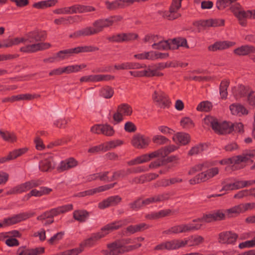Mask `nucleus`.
<instances>
[{
	"mask_svg": "<svg viewBox=\"0 0 255 255\" xmlns=\"http://www.w3.org/2000/svg\"><path fill=\"white\" fill-rule=\"evenodd\" d=\"M46 36L44 31H33L29 32L24 37L11 38L12 44L13 46L23 43L25 46L20 48L21 52L34 53L48 49L51 47L49 43L40 42L45 39Z\"/></svg>",
	"mask_w": 255,
	"mask_h": 255,
	"instance_id": "1",
	"label": "nucleus"
},
{
	"mask_svg": "<svg viewBox=\"0 0 255 255\" xmlns=\"http://www.w3.org/2000/svg\"><path fill=\"white\" fill-rule=\"evenodd\" d=\"M215 221L213 214L211 213L203 215L201 218L194 219L192 222L188 224H181L173 226L163 232V234L167 235L179 234L189 233L201 229L202 222L210 223Z\"/></svg>",
	"mask_w": 255,
	"mask_h": 255,
	"instance_id": "2",
	"label": "nucleus"
},
{
	"mask_svg": "<svg viewBox=\"0 0 255 255\" xmlns=\"http://www.w3.org/2000/svg\"><path fill=\"white\" fill-rule=\"evenodd\" d=\"M133 239L125 238L118 240L107 245L108 250L104 251L105 255H119L126 252L135 250L141 246L140 243L127 246V245L135 243Z\"/></svg>",
	"mask_w": 255,
	"mask_h": 255,
	"instance_id": "3",
	"label": "nucleus"
},
{
	"mask_svg": "<svg viewBox=\"0 0 255 255\" xmlns=\"http://www.w3.org/2000/svg\"><path fill=\"white\" fill-rule=\"evenodd\" d=\"M93 27H86L75 31L69 35V37L77 39L80 37L95 35L103 31L104 28L111 26L108 18L96 20L93 23Z\"/></svg>",
	"mask_w": 255,
	"mask_h": 255,
	"instance_id": "4",
	"label": "nucleus"
},
{
	"mask_svg": "<svg viewBox=\"0 0 255 255\" xmlns=\"http://www.w3.org/2000/svg\"><path fill=\"white\" fill-rule=\"evenodd\" d=\"M143 68H146L143 70V77H160L163 75V73L159 72L156 69H151L149 67L146 68L145 64H141L136 62H126L114 65V68L117 70L138 69Z\"/></svg>",
	"mask_w": 255,
	"mask_h": 255,
	"instance_id": "5",
	"label": "nucleus"
},
{
	"mask_svg": "<svg viewBox=\"0 0 255 255\" xmlns=\"http://www.w3.org/2000/svg\"><path fill=\"white\" fill-rule=\"evenodd\" d=\"M34 215V213L22 212L14 215L11 217L5 218L0 223V228L6 227L17 224L33 217Z\"/></svg>",
	"mask_w": 255,
	"mask_h": 255,
	"instance_id": "6",
	"label": "nucleus"
},
{
	"mask_svg": "<svg viewBox=\"0 0 255 255\" xmlns=\"http://www.w3.org/2000/svg\"><path fill=\"white\" fill-rule=\"evenodd\" d=\"M102 238V236L98 234L97 233L91 234L90 237L84 240L80 243L78 248L73 249L75 255H79L83 252L84 249L86 248H91L96 246L98 241Z\"/></svg>",
	"mask_w": 255,
	"mask_h": 255,
	"instance_id": "7",
	"label": "nucleus"
},
{
	"mask_svg": "<svg viewBox=\"0 0 255 255\" xmlns=\"http://www.w3.org/2000/svg\"><path fill=\"white\" fill-rule=\"evenodd\" d=\"M40 184L41 182L39 180H32L27 181L11 188L6 192V195L17 194L25 192L34 187L38 186Z\"/></svg>",
	"mask_w": 255,
	"mask_h": 255,
	"instance_id": "8",
	"label": "nucleus"
},
{
	"mask_svg": "<svg viewBox=\"0 0 255 255\" xmlns=\"http://www.w3.org/2000/svg\"><path fill=\"white\" fill-rule=\"evenodd\" d=\"M73 209V205L71 204L59 206L53 208L49 211L45 212L41 215L37 217L38 220H43L47 218H52L61 214L65 213Z\"/></svg>",
	"mask_w": 255,
	"mask_h": 255,
	"instance_id": "9",
	"label": "nucleus"
},
{
	"mask_svg": "<svg viewBox=\"0 0 255 255\" xmlns=\"http://www.w3.org/2000/svg\"><path fill=\"white\" fill-rule=\"evenodd\" d=\"M132 113V109L129 105L121 104L118 106L117 112L113 115V119L116 124H118L124 120V116H130Z\"/></svg>",
	"mask_w": 255,
	"mask_h": 255,
	"instance_id": "10",
	"label": "nucleus"
},
{
	"mask_svg": "<svg viewBox=\"0 0 255 255\" xmlns=\"http://www.w3.org/2000/svg\"><path fill=\"white\" fill-rule=\"evenodd\" d=\"M138 37V35L134 33H119L109 36L107 39L111 42L123 43L133 41Z\"/></svg>",
	"mask_w": 255,
	"mask_h": 255,
	"instance_id": "11",
	"label": "nucleus"
},
{
	"mask_svg": "<svg viewBox=\"0 0 255 255\" xmlns=\"http://www.w3.org/2000/svg\"><path fill=\"white\" fill-rule=\"evenodd\" d=\"M204 241V238L197 235L190 236L183 240L177 239L178 249L184 248L186 246L192 247L198 246L203 243Z\"/></svg>",
	"mask_w": 255,
	"mask_h": 255,
	"instance_id": "12",
	"label": "nucleus"
},
{
	"mask_svg": "<svg viewBox=\"0 0 255 255\" xmlns=\"http://www.w3.org/2000/svg\"><path fill=\"white\" fill-rule=\"evenodd\" d=\"M86 65L82 64L81 65H69L64 67H60L51 70L49 73V75L50 76L55 75H60L63 73L70 74L74 72H78L81 69L85 68Z\"/></svg>",
	"mask_w": 255,
	"mask_h": 255,
	"instance_id": "13",
	"label": "nucleus"
},
{
	"mask_svg": "<svg viewBox=\"0 0 255 255\" xmlns=\"http://www.w3.org/2000/svg\"><path fill=\"white\" fill-rule=\"evenodd\" d=\"M183 0H172L169 11H165L164 16L169 20H174L181 16L178 12L181 6V1Z\"/></svg>",
	"mask_w": 255,
	"mask_h": 255,
	"instance_id": "14",
	"label": "nucleus"
},
{
	"mask_svg": "<svg viewBox=\"0 0 255 255\" xmlns=\"http://www.w3.org/2000/svg\"><path fill=\"white\" fill-rule=\"evenodd\" d=\"M150 142V138L139 133L134 134L131 140L132 145L137 149H143L147 147Z\"/></svg>",
	"mask_w": 255,
	"mask_h": 255,
	"instance_id": "15",
	"label": "nucleus"
},
{
	"mask_svg": "<svg viewBox=\"0 0 255 255\" xmlns=\"http://www.w3.org/2000/svg\"><path fill=\"white\" fill-rule=\"evenodd\" d=\"M152 99L161 108H168L171 103L167 96L161 91H155L152 95Z\"/></svg>",
	"mask_w": 255,
	"mask_h": 255,
	"instance_id": "16",
	"label": "nucleus"
},
{
	"mask_svg": "<svg viewBox=\"0 0 255 255\" xmlns=\"http://www.w3.org/2000/svg\"><path fill=\"white\" fill-rule=\"evenodd\" d=\"M238 235L231 231H225L219 234L218 241L223 244H235Z\"/></svg>",
	"mask_w": 255,
	"mask_h": 255,
	"instance_id": "17",
	"label": "nucleus"
},
{
	"mask_svg": "<svg viewBox=\"0 0 255 255\" xmlns=\"http://www.w3.org/2000/svg\"><path fill=\"white\" fill-rule=\"evenodd\" d=\"M55 166L53 157L50 154L46 155L39 163V168L42 172H48L53 170Z\"/></svg>",
	"mask_w": 255,
	"mask_h": 255,
	"instance_id": "18",
	"label": "nucleus"
},
{
	"mask_svg": "<svg viewBox=\"0 0 255 255\" xmlns=\"http://www.w3.org/2000/svg\"><path fill=\"white\" fill-rule=\"evenodd\" d=\"M116 184V183H114L113 184L105 185L103 186H100L98 188H96L94 189H89L86 191H82L77 193L75 196L78 197H83L87 196H90L94 195V194L102 191H104L107 190H109L114 187L115 185Z\"/></svg>",
	"mask_w": 255,
	"mask_h": 255,
	"instance_id": "19",
	"label": "nucleus"
},
{
	"mask_svg": "<svg viewBox=\"0 0 255 255\" xmlns=\"http://www.w3.org/2000/svg\"><path fill=\"white\" fill-rule=\"evenodd\" d=\"M44 252L43 247L28 249L25 246L20 247L17 251V255H39Z\"/></svg>",
	"mask_w": 255,
	"mask_h": 255,
	"instance_id": "20",
	"label": "nucleus"
},
{
	"mask_svg": "<svg viewBox=\"0 0 255 255\" xmlns=\"http://www.w3.org/2000/svg\"><path fill=\"white\" fill-rule=\"evenodd\" d=\"M121 201L122 198L118 195L111 196L100 202L98 204V207L101 209H104L110 206H116Z\"/></svg>",
	"mask_w": 255,
	"mask_h": 255,
	"instance_id": "21",
	"label": "nucleus"
},
{
	"mask_svg": "<svg viewBox=\"0 0 255 255\" xmlns=\"http://www.w3.org/2000/svg\"><path fill=\"white\" fill-rule=\"evenodd\" d=\"M169 198V194L165 193L161 194L156 195L152 197H150L144 200L141 199L142 207L149 205L152 203L162 202L163 201L168 200Z\"/></svg>",
	"mask_w": 255,
	"mask_h": 255,
	"instance_id": "22",
	"label": "nucleus"
},
{
	"mask_svg": "<svg viewBox=\"0 0 255 255\" xmlns=\"http://www.w3.org/2000/svg\"><path fill=\"white\" fill-rule=\"evenodd\" d=\"M77 165L78 161L74 158L70 157L62 161L57 167V169L59 172H61L74 168Z\"/></svg>",
	"mask_w": 255,
	"mask_h": 255,
	"instance_id": "23",
	"label": "nucleus"
},
{
	"mask_svg": "<svg viewBox=\"0 0 255 255\" xmlns=\"http://www.w3.org/2000/svg\"><path fill=\"white\" fill-rule=\"evenodd\" d=\"M178 249L177 239H174L170 241L162 242L154 247L156 251L175 250Z\"/></svg>",
	"mask_w": 255,
	"mask_h": 255,
	"instance_id": "24",
	"label": "nucleus"
},
{
	"mask_svg": "<svg viewBox=\"0 0 255 255\" xmlns=\"http://www.w3.org/2000/svg\"><path fill=\"white\" fill-rule=\"evenodd\" d=\"M234 53L238 56H246L251 53H255V47L250 45H242L235 49Z\"/></svg>",
	"mask_w": 255,
	"mask_h": 255,
	"instance_id": "25",
	"label": "nucleus"
},
{
	"mask_svg": "<svg viewBox=\"0 0 255 255\" xmlns=\"http://www.w3.org/2000/svg\"><path fill=\"white\" fill-rule=\"evenodd\" d=\"M235 43L231 41H224L216 42L213 44L208 47V49L210 51H215L217 50H224L233 46Z\"/></svg>",
	"mask_w": 255,
	"mask_h": 255,
	"instance_id": "26",
	"label": "nucleus"
},
{
	"mask_svg": "<svg viewBox=\"0 0 255 255\" xmlns=\"http://www.w3.org/2000/svg\"><path fill=\"white\" fill-rule=\"evenodd\" d=\"M217 129L214 130L221 134L230 133L233 131V128L231 127V123L224 122L222 123H219L217 122Z\"/></svg>",
	"mask_w": 255,
	"mask_h": 255,
	"instance_id": "27",
	"label": "nucleus"
},
{
	"mask_svg": "<svg viewBox=\"0 0 255 255\" xmlns=\"http://www.w3.org/2000/svg\"><path fill=\"white\" fill-rule=\"evenodd\" d=\"M225 21L223 19H210L200 21L199 25L203 27L223 26Z\"/></svg>",
	"mask_w": 255,
	"mask_h": 255,
	"instance_id": "28",
	"label": "nucleus"
},
{
	"mask_svg": "<svg viewBox=\"0 0 255 255\" xmlns=\"http://www.w3.org/2000/svg\"><path fill=\"white\" fill-rule=\"evenodd\" d=\"M177 147L174 145H169L162 147L155 151L157 157H165L170 153L175 151Z\"/></svg>",
	"mask_w": 255,
	"mask_h": 255,
	"instance_id": "29",
	"label": "nucleus"
},
{
	"mask_svg": "<svg viewBox=\"0 0 255 255\" xmlns=\"http://www.w3.org/2000/svg\"><path fill=\"white\" fill-rule=\"evenodd\" d=\"M149 226L145 223H142L135 225H130L126 228V232L129 234H133L136 232H142L148 229Z\"/></svg>",
	"mask_w": 255,
	"mask_h": 255,
	"instance_id": "30",
	"label": "nucleus"
},
{
	"mask_svg": "<svg viewBox=\"0 0 255 255\" xmlns=\"http://www.w3.org/2000/svg\"><path fill=\"white\" fill-rule=\"evenodd\" d=\"M74 48L61 50L56 54V58H57V61L68 59L76 54Z\"/></svg>",
	"mask_w": 255,
	"mask_h": 255,
	"instance_id": "31",
	"label": "nucleus"
},
{
	"mask_svg": "<svg viewBox=\"0 0 255 255\" xmlns=\"http://www.w3.org/2000/svg\"><path fill=\"white\" fill-rule=\"evenodd\" d=\"M132 221L130 219H124L118 221L110 223L108 224L112 232L117 230L123 226L132 223Z\"/></svg>",
	"mask_w": 255,
	"mask_h": 255,
	"instance_id": "32",
	"label": "nucleus"
},
{
	"mask_svg": "<svg viewBox=\"0 0 255 255\" xmlns=\"http://www.w3.org/2000/svg\"><path fill=\"white\" fill-rule=\"evenodd\" d=\"M230 110L232 114L242 116L247 115L248 110L242 105L238 104H233L230 106Z\"/></svg>",
	"mask_w": 255,
	"mask_h": 255,
	"instance_id": "33",
	"label": "nucleus"
},
{
	"mask_svg": "<svg viewBox=\"0 0 255 255\" xmlns=\"http://www.w3.org/2000/svg\"><path fill=\"white\" fill-rule=\"evenodd\" d=\"M74 219L80 222H84L89 217V213L84 210H77L73 212Z\"/></svg>",
	"mask_w": 255,
	"mask_h": 255,
	"instance_id": "34",
	"label": "nucleus"
},
{
	"mask_svg": "<svg viewBox=\"0 0 255 255\" xmlns=\"http://www.w3.org/2000/svg\"><path fill=\"white\" fill-rule=\"evenodd\" d=\"M190 139L189 134L183 132H178L173 137V140L175 142H178L182 145L187 144L189 142Z\"/></svg>",
	"mask_w": 255,
	"mask_h": 255,
	"instance_id": "35",
	"label": "nucleus"
},
{
	"mask_svg": "<svg viewBox=\"0 0 255 255\" xmlns=\"http://www.w3.org/2000/svg\"><path fill=\"white\" fill-rule=\"evenodd\" d=\"M248 196H253L255 198V187L241 190L234 195V198L240 199Z\"/></svg>",
	"mask_w": 255,
	"mask_h": 255,
	"instance_id": "36",
	"label": "nucleus"
},
{
	"mask_svg": "<svg viewBox=\"0 0 255 255\" xmlns=\"http://www.w3.org/2000/svg\"><path fill=\"white\" fill-rule=\"evenodd\" d=\"M171 212V211L169 209L160 210L157 212L152 213L150 214H148L146 216V218L154 220L159 219L165 216H169Z\"/></svg>",
	"mask_w": 255,
	"mask_h": 255,
	"instance_id": "37",
	"label": "nucleus"
},
{
	"mask_svg": "<svg viewBox=\"0 0 255 255\" xmlns=\"http://www.w3.org/2000/svg\"><path fill=\"white\" fill-rule=\"evenodd\" d=\"M227 218H230L243 213L241 204L225 210Z\"/></svg>",
	"mask_w": 255,
	"mask_h": 255,
	"instance_id": "38",
	"label": "nucleus"
},
{
	"mask_svg": "<svg viewBox=\"0 0 255 255\" xmlns=\"http://www.w3.org/2000/svg\"><path fill=\"white\" fill-rule=\"evenodd\" d=\"M114 94V91L112 87L106 86L102 87L99 91L100 96L105 99L112 98Z\"/></svg>",
	"mask_w": 255,
	"mask_h": 255,
	"instance_id": "39",
	"label": "nucleus"
},
{
	"mask_svg": "<svg viewBox=\"0 0 255 255\" xmlns=\"http://www.w3.org/2000/svg\"><path fill=\"white\" fill-rule=\"evenodd\" d=\"M232 91L235 97L237 99L245 96L247 94V88L242 85H240L237 87H235L233 89Z\"/></svg>",
	"mask_w": 255,
	"mask_h": 255,
	"instance_id": "40",
	"label": "nucleus"
},
{
	"mask_svg": "<svg viewBox=\"0 0 255 255\" xmlns=\"http://www.w3.org/2000/svg\"><path fill=\"white\" fill-rule=\"evenodd\" d=\"M75 53L78 54L83 52H92L98 51L99 48L93 45L78 46L74 48Z\"/></svg>",
	"mask_w": 255,
	"mask_h": 255,
	"instance_id": "41",
	"label": "nucleus"
},
{
	"mask_svg": "<svg viewBox=\"0 0 255 255\" xmlns=\"http://www.w3.org/2000/svg\"><path fill=\"white\" fill-rule=\"evenodd\" d=\"M152 48L154 49H157L159 50L174 48V47H171V45L168 43V41H160L157 43L154 42L152 45Z\"/></svg>",
	"mask_w": 255,
	"mask_h": 255,
	"instance_id": "42",
	"label": "nucleus"
},
{
	"mask_svg": "<svg viewBox=\"0 0 255 255\" xmlns=\"http://www.w3.org/2000/svg\"><path fill=\"white\" fill-rule=\"evenodd\" d=\"M157 157L155 151L149 154H143L136 158L138 164L149 161L151 159Z\"/></svg>",
	"mask_w": 255,
	"mask_h": 255,
	"instance_id": "43",
	"label": "nucleus"
},
{
	"mask_svg": "<svg viewBox=\"0 0 255 255\" xmlns=\"http://www.w3.org/2000/svg\"><path fill=\"white\" fill-rule=\"evenodd\" d=\"M207 180L208 178L207 177L205 171H204L198 174L194 177L191 179L189 180V183L191 185H194L200 183L201 182H205Z\"/></svg>",
	"mask_w": 255,
	"mask_h": 255,
	"instance_id": "44",
	"label": "nucleus"
},
{
	"mask_svg": "<svg viewBox=\"0 0 255 255\" xmlns=\"http://www.w3.org/2000/svg\"><path fill=\"white\" fill-rule=\"evenodd\" d=\"M217 119L211 116H207L204 119L203 126L206 127H211L213 130L217 129Z\"/></svg>",
	"mask_w": 255,
	"mask_h": 255,
	"instance_id": "45",
	"label": "nucleus"
},
{
	"mask_svg": "<svg viewBox=\"0 0 255 255\" xmlns=\"http://www.w3.org/2000/svg\"><path fill=\"white\" fill-rule=\"evenodd\" d=\"M76 16H69L66 17H61L59 18L55 19L54 20V22L57 25L71 24L74 22L75 20L76 19Z\"/></svg>",
	"mask_w": 255,
	"mask_h": 255,
	"instance_id": "46",
	"label": "nucleus"
},
{
	"mask_svg": "<svg viewBox=\"0 0 255 255\" xmlns=\"http://www.w3.org/2000/svg\"><path fill=\"white\" fill-rule=\"evenodd\" d=\"M241 181H236L233 183L227 184L223 185L221 191H230L241 189Z\"/></svg>",
	"mask_w": 255,
	"mask_h": 255,
	"instance_id": "47",
	"label": "nucleus"
},
{
	"mask_svg": "<svg viewBox=\"0 0 255 255\" xmlns=\"http://www.w3.org/2000/svg\"><path fill=\"white\" fill-rule=\"evenodd\" d=\"M0 135L3 140L8 142H14L16 140V137L13 132L8 131H3L0 130Z\"/></svg>",
	"mask_w": 255,
	"mask_h": 255,
	"instance_id": "48",
	"label": "nucleus"
},
{
	"mask_svg": "<svg viewBox=\"0 0 255 255\" xmlns=\"http://www.w3.org/2000/svg\"><path fill=\"white\" fill-rule=\"evenodd\" d=\"M236 16L238 18L239 20H242V19H246L252 17L253 12L252 11L244 10H238L235 12Z\"/></svg>",
	"mask_w": 255,
	"mask_h": 255,
	"instance_id": "49",
	"label": "nucleus"
},
{
	"mask_svg": "<svg viewBox=\"0 0 255 255\" xmlns=\"http://www.w3.org/2000/svg\"><path fill=\"white\" fill-rule=\"evenodd\" d=\"M101 132V134L107 136H112L115 134L113 127L108 124H102Z\"/></svg>",
	"mask_w": 255,
	"mask_h": 255,
	"instance_id": "50",
	"label": "nucleus"
},
{
	"mask_svg": "<svg viewBox=\"0 0 255 255\" xmlns=\"http://www.w3.org/2000/svg\"><path fill=\"white\" fill-rule=\"evenodd\" d=\"M229 83L228 81H223L220 85V94L222 99H225L228 96L227 89Z\"/></svg>",
	"mask_w": 255,
	"mask_h": 255,
	"instance_id": "51",
	"label": "nucleus"
},
{
	"mask_svg": "<svg viewBox=\"0 0 255 255\" xmlns=\"http://www.w3.org/2000/svg\"><path fill=\"white\" fill-rule=\"evenodd\" d=\"M123 141L120 140H112L103 143L105 152L112 148L116 147L117 146L123 144Z\"/></svg>",
	"mask_w": 255,
	"mask_h": 255,
	"instance_id": "52",
	"label": "nucleus"
},
{
	"mask_svg": "<svg viewBox=\"0 0 255 255\" xmlns=\"http://www.w3.org/2000/svg\"><path fill=\"white\" fill-rule=\"evenodd\" d=\"M212 108V103L208 101L201 102L197 107V110L198 111L208 112Z\"/></svg>",
	"mask_w": 255,
	"mask_h": 255,
	"instance_id": "53",
	"label": "nucleus"
},
{
	"mask_svg": "<svg viewBox=\"0 0 255 255\" xmlns=\"http://www.w3.org/2000/svg\"><path fill=\"white\" fill-rule=\"evenodd\" d=\"M181 126L184 128L189 129L194 127L192 120L188 117L182 118L180 121Z\"/></svg>",
	"mask_w": 255,
	"mask_h": 255,
	"instance_id": "54",
	"label": "nucleus"
},
{
	"mask_svg": "<svg viewBox=\"0 0 255 255\" xmlns=\"http://www.w3.org/2000/svg\"><path fill=\"white\" fill-rule=\"evenodd\" d=\"M18 101L20 100H26L30 101L34 99L39 98L40 95L39 94H19L18 95Z\"/></svg>",
	"mask_w": 255,
	"mask_h": 255,
	"instance_id": "55",
	"label": "nucleus"
},
{
	"mask_svg": "<svg viewBox=\"0 0 255 255\" xmlns=\"http://www.w3.org/2000/svg\"><path fill=\"white\" fill-rule=\"evenodd\" d=\"M172 43L173 44L175 45L176 47L175 48H177L179 46L184 47L187 48H189L187 40L185 38L173 39L172 40Z\"/></svg>",
	"mask_w": 255,
	"mask_h": 255,
	"instance_id": "56",
	"label": "nucleus"
},
{
	"mask_svg": "<svg viewBox=\"0 0 255 255\" xmlns=\"http://www.w3.org/2000/svg\"><path fill=\"white\" fill-rule=\"evenodd\" d=\"M26 151V149L24 148H20L14 150L10 152L8 155V158L10 160L16 158V157L24 154Z\"/></svg>",
	"mask_w": 255,
	"mask_h": 255,
	"instance_id": "57",
	"label": "nucleus"
},
{
	"mask_svg": "<svg viewBox=\"0 0 255 255\" xmlns=\"http://www.w3.org/2000/svg\"><path fill=\"white\" fill-rule=\"evenodd\" d=\"M232 164H238L241 162H246L248 160V157L243 153L242 155L234 156L232 157Z\"/></svg>",
	"mask_w": 255,
	"mask_h": 255,
	"instance_id": "58",
	"label": "nucleus"
},
{
	"mask_svg": "<svg viewBox=\"0 0 255 255\" xmlns=\"http://www.w3.org/2000/svg\"><path fill=\"white\" fill-rule=\"evenodd\" d=\"M213 214L215 221L223 220L227 217L225 210L223 211V210H219L213 212Z\"/></svg>",
	"mask_w": 255,
	"mask_h": 255,
	"instance_id": "59",
	"label": "nucleus"
},
{
	"mask_svg": "<svg viewBox=\"0 0 255 255\" xmlns=\"http://www.w3.org/2000/svg\"><path fill=\"white\" fill-rule=\"evenodd\" d=\"M130 210H138L142 207L141 199L138 198L136 200L128 204Z\"/></svg>",
	"mask_w": 255,
	"mask_h": 255,
	"instance_id": "60",
	"label": "nucleus"
},
{
	"mask_svg": "<svg viewBox=\"0 0 255 255\" xmlns=\"http://www.w3.org/2000/svg\"><path fill=\"white\" fill-rule=\"evenodd\" d=\"M208 166L207 163H204L202 164H199L195 165L192 167L189 171L188 174L189 175H193L196 172L200 171L203 169L204 167H207Z\"/></svg>",
	"mask_w": 255,
	"mask_h": 255,
	"instance_id": "61",
	"label": "nucleus"
},
{
	"mask_svg": "<svg viewBox=\"0 0 255 255\" xmlns=\"http://www.w3.org/2000/svg\"><path fill=\"white\" fill-rule=\"evenodd\" d=\"M64 235V232H60L52 236L48 241V242L50 245H53L57 243L59 240L63 238Z\"/></svg>",
	"mask_w": 255,
	"mask_h": 255,
	"instance_id": "62",
	"label": "nucleus"
},
{
	"mask_svg": "<svg viewBox=\"0 0 255 255\" xmlns=\"http://www.w3.org/2000/svg\"><path fill=\"white\" fill-rule=\"evenodd\" d=\"M203 151V146L201 144L193 147L188 152V155L193 156L197 155Z\"/></svg>",
	"mask_w": 255,
	"mask_h": 255,
	"instance_id": "63",
	"label": "nucleus"
},
{
	"mask_svg": "<svg viewBox=\"0 0 255 255\" xmlns=\"http://www.w3.org/2000/svg\"><path fill=\"white\" fill-rule=\"evenodd\" d=\"M168 140V139L166 137L160 135H154L152 138L153 142L158 144L166 143Z\"/></svg>",
	"mask_w": 255,
	"mask_h": 255,
	"instance_id": "64",
	"label": "nucleus"
}]
</instances>
